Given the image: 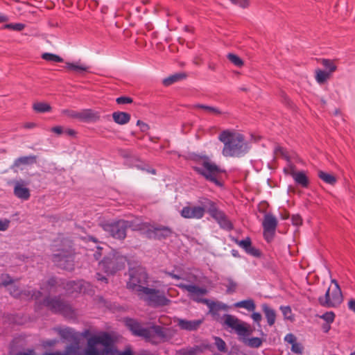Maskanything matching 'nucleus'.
<instances>
[{"mask_svg":"<svg viewBox=\"0 0 355 355\" xmlns=\"http://www.w3.org/2000/svg\"><path fill=\"white\" fill-rule=\"evenodd\" d=\"M218 139L224 145L222 154L225 157H240L248 150L243 135L234 130H223Z\"/></svg>","mask_w":355,"mask_h":355,"instance_id":"nucleus-1","label":"nucleus"},{"mask_svg":"<svg viewBox=\"0 0 355 355\" xmlns=\"http://www.w3.org/2000/svg\"><path fill=\"white\" fill-rule=\"evenodd\" d=\"M192 168L206 180L214 183L216 186H222V184L218 180V177L222 173V170L209 157L206 155L195 156L193 159Z\"/></svg>","mask_w":355,"mask_h":355,"instance_id":"nucleus-2","label":"nucleus"},{"mask_svg":"<svg viewBox=\"0 0 355 355\" xmlns=\"http://www.w3.org/2000/svg\"><path fill=\"white\" fill-rule=\"evenodd\" d=\"M126 324L134 335L144 337L153 343L164 342L169 340L172 336L171 331L168 328L153 326L146 329L133 320H128Z\"/></svg>","mask_w":355,"mask_h":355,"instance_id":"nucleus-3","label":"nucleus"},{"mask_svg":"<svg viewBox=\"0 0 355 355\" xmlns=\"http://www.w3.org/2000/svg\"><path fill=\"white\" fill-rule=\"evenodd\" d=\"M129 276L130 278L127 282L128 288L142 297L144 290L146 288L144 285L146 284L148 279L145 269L141 267L131 268L129 270Z\"/></svg>","mask_w":355,"mask_h":355,"instance_id":"nucleus-4","label":"nucleus"},{"mask_svg":"<svg viewBox=\"0 0 355 355\" xmlns=\"http://www.w3.org/2000/svg\"><path fill=\"white\" fill-rule=\"evenodd\" d=\"M199 202L207 207V211L216 220L221 228L228 231L233 229V225L230 220L227 218L225 214L217 207L216 204L214 201L204 198L199 200Z\"/></svg>","mask_w":355,"mask_h":355,"instance_id":"nucleus-5","label":"nucleus"},{"mask_svg":"<svg viewBox=\"0 0 355 355\" xmlns=\"http://www.w3.org/2000/svg\"><path fill=\"white\" fill-rule=\"evenodd\" d=\"M221 324L226 329H231L241 338L248 337L252 332L250 325L242 322L236 316L225 314L222 316Z\"/></svg>","mask_w":355,"mask_h":355,"instance_id":"nucleus-6","label":"nucleus"},{"mask_svg":"<svg viewBox=\"0 0 355 355\" xmlns=\"http://www.w3.org/2000/svg\"><path fill=\"white\" fill-rule=\"evenodd\" d=\"M100 225L103 230L107 232L111 236L117 239H124L126 236V230L128 228L131 227L132 224L130 222L119 220H107L101 222Z\"/></svg>","mask_w":355,"mask_h":355,"instance_id":"nucleus-7","label":"nucleus"},{"mask_svg":"<svg viewBox=\"0 0 355 355\" xmlns=\"http://www.w3.org/2000/svg\"><path fill=\"white\" fill-rule=\"evenodd\" d=\"M320 304L324 307L338 306L343 302V294L340 286H329L324 296L318 298Z\"/></svg>","mask_w":355,"mask_h":355,"instance_id":"nucleus-8","label":"nucleus"},{"mask_svg":"<svg viewBox=\"0 0 355 355\" xmlns=\"http://www.w3.org/2000/svg\"><path fill=\"white\" fill-rule=\"evenodd\" d=\"M176 286L183 291L188 292V296L192 300L204 304V300L208 299L202 298L203 296L208 293V290L205 287L198 286L194 284H184L180 282L175 284Z\"/></svg>","mask_w":355,"mask_h":355,"instance_id":"nucleus-9","label":"nucleus"},{"mask_svg":"<svg viewBox=\"0 0 355 355\" xmlns=\"http://www.w3.org/2000/svg\"><path fill=\"white\" fill-rule=\"evenodd\" d=\"M3 284L4 286H8V291L11 295L15 297H22L25 299H35L37 300H39L42 293L40 291L34 292L33 293H31L30 291H21L18 286L15 284H12V280L11 278L6 275L3 277Z\"/></svg>","mask_w":355,"mask_h":355,"instance_id":"nucleus-10","label":"nucleus"},{"mask_svg":"<svg viewBox=\"0 0 355 355\" xmlns=\"http://www.w3.org/2000/svg\"><path fill=\"white\" fill-rule=\"evenodd\" d=\"M111 343V337L107 333L92 336L87 340L88 349L85 352V355H98V352L96 348L97 345L101 344L104 347H109Z\"/></svg>","mask_w":355,"mask_h":355,"instance_id":"nucleus-11","label":"nucleus"},{"mask_svg":"<svg viewBox=\"0 0 355 355\" xmlns=\"http://www.w3.org/2000/svg\"><path fill=\"white\" fill-rule=\"evenodd\" d=\"M125 260V258L123 257H116L113 256L112 257H106L99 262V267L105 272L112 274L124 268Z\"/></svg>","mask_w":355,"mask_h":355,"instance_id":"nucleus-12","label":"nucleus"},{"mask_svg":"<svg viewBox=\"0 0 355 355\" xmlns=\"http://www.w3.org/2000/svg\"><path fill=\"white\" fill-rule=\"evenodd\" d=\"M145 301L150 305L158 306H166L170 303V300L163 294H161L158 290L146 288L144 290L142 296Z\"/></svg>","mask_w":355,"mask_h":355,"instance_id":"nucleus-13","label":"nucleus"},{"mask_svg":"<svg viewBox=\"0 0 355 355\" xmlns=\"http://www.w3.org/2000/svg\"><path fill=\"white\" fill-rule=\"evenodd\" d=\"M187 205L184 207L180 211V216L187 219H196L199 220L204 217L207 211V207L202 205Z\"/></svg>","mask_w":355,"mask_h":355,"instance_id":"nucleus-14","label":"nucleus"},{"mask_svg":"<svg viewBox=\"0 0 355 355\" xmlns=\"http://www.w3.org/2000/svg\"><path fill=\"white\" fill-rule=\"evenodd\" d=\"M263 235L267 241L272 239L277 226V218L271 214H266L262 223Z\"/></svg>","mask_w":355,"mask_h":355,"instance_id":"nucleus-15","label":"nucleus"},{"mask_svg":"<svg viewBox=\"0 0 355 355\" xmlns=\"http://www.w3.org/2000/svg\"><path fill=\"white\" fill-rule=\"evenodd\" d=\"M54 263L64 270H71L73 268V257L72 254L62 252L53 256Z\"/></svg>","mask_w":355,"mask_h":355,"instance_id":"nucleus-16","label":"nucleus"},{"mask_svg":"<svg viewBox=\"0 0 355 355\" xmlns=\"http://www.w3.org/2000/svg\"><path fill=\"white\" fill-rule=\"evenodd\" d=\"M204 304L209 308V313L212 316L213 319L221 323L223 321L222 317L219 314L220 310L227 311L228 306L220 302H214L210 300H204Z\"/></svg>","mask_w":355,"mask_h":355,"instance_id":"nucleus-17","label":"nucleus"},{"mask_svg":"<svg viewBox=\"0 0 355 355\" xmlns=\"http://www.w3.org/2000/svg\"><path fill=\"white\" fill-rule=\"evenodd\" d=\"M172 233V230L166 226L151 227L146 232L147 237L150 239H162L169 237Z\"/></svg>","mask_w":355,"mask_h":355,"instance_id":"nucleus-18","label":"nucleus"},{"mask_svg":"<svg viewBox=\"0 0 355 355\" xmlns=\"http://www.w3.org/2000/svg\"><path fill=\"white\" fill-rule=\"evenodd\" d=\"M90 287L89 283L83 280L70 281L67 283L66 290L69 293H73L74 292L86 293H89Z\"/></svg>","mask_w":355,"mask_h":355,"instance_id":"nucleus-19","label":"nucleus"},{"mask_svg":"<svg viewBox=\"0 0 355 355\" xmlns=\"http://www.w3.org/2000/svg\"><path fill=\"white\" fill-rule=\"evenodd\" d=\"M14 194L19 199L26 200L30 198V191L26 187V183L23 181H17L15 183Z\"/></svg>","mask_w":355,"mask_h":355,"instance_id":"nucleus-20","label":"nucleus"},{"mask_svg":"<svg viewBox=\"0 0 355 355\" xmlns=\"http://www.w3.org/2000/svg\"><path fill=\"white\" fill-rule=\"evenodd\" d=\"M236 243L239 247L243 248L247 254L255 257H258L260 256V252L259 250H257V248H254L252 245L251 240L249 237H247L245 239L241 241L236 240Z\"/></svg>","mask_w":355,"mask_h":355,"instance_id":"nucleus-21","label":"nucleus"},{"mask_svg":"<svg viewBox=\"0 0 355 355\" xmlns=\"http://www.w3.org/2000/svg\"><path fill=\"white\" fill-rule=\"evenodd\" d=\"M43 303L55 312H64L67 309V305L59 298H46Z\"/></svg>","mask_w":355,"mask_h":355,"instance_id":"nucleus-22","label":"nucleus"},{"mask_svg":"<svg viewBox=\"0 0 355 355\" xmlns=\"http://www.w3.org/2000/svg\"><path fill=\"white\" fill-rule=\"evenodd\" d=\"M289 175L292 176L295 183L300 185L304 188L308 187L309 184V180L303 171H295L293 167H291Z\"/></svg>","mask_w":355,"mask_h":355,"instance_id":"nucleus-23","label":"nucleus"},{"mask_svg":"<svg viewBox=\"0 0 355 355\" xmlns=\"http://www.w3.org/2000/svg\"><path fill=\"white\" fill-rule=\"evenodd\" d=\"M166 274L175 279H181L191 284L198 282L197 275L191 270L183 272L180 275H177L175 274L174 272H166Z\"/></svg>","mask_w":355,"mask_h":355,"instance_id":"nucleus-24","label":"nucleus"},{"mask_svg":"<svg viewBox=\"0 0 355 355\" xmlns=\"http://www.w3.org/2000/svg\"><path fill=\"white\" fill-rule=\"evenodd\" d=\"M203 320H187L184 319H178V326L184 330L194 331L196 330L202 323Z\"/></svg>","mask_w":355,"mask_h":355,"instance_id":"nucleus-25","label":"nucleus"},{"mask_svg":"<svg viewBox=\"0 0 355 355\" xmlns=\"http://www.w3.org/2000/svg\"><path fill=\"white\" fill-rule=\"evenodd\" d=\"M99 118L97 112L90 109L78 111V119L82 121H96Z\"/></svg>","mask_w":355,"mask_h":355,"instance_id":"nucleus-26","label":"nucleus"},{"mask_svg":"<svg viewBox=\"0 0 355 355\" xmlns=\"http://www.w3.org/2000/svg\"><path fill=\"white\" fill-rule=\"evenodd\" d=\"M262 311L264 313L265 317L269 326H272L276 320V313L274 309L270 307L267 304L261 305Z\"/></svg>","mask_w":355,"mask_h":355,"instance_id":"nucleus-27","label":"nucleus"},{"mask_svg":"<svg viewBox=\"0 0 355 355\" xmlns=\"http://www.w3.org/2000/svg\"><path fill=\"white\" fill-rule=\"evenodd\" d=\"M36 162V156L28 155L23 156L16 159L12 166V168H19L21 165H30Z\"/></svg>","mask_w":355,"mask_h":355,"instance_id":"nucleus-28","label":"nucleus"},{"mask_svg":"<svg viewBox=\"0 0 355 355\" xmlns=\"http://www.w3.org/2000/svg\"><path fill=\"white\" fill-rule=\"evenodd\" d=\"M65 68L68 70L75 71L76 73H83L87 71L89 67L80 61L76 62H67Z\"/></svg>","mask_w":355,"mask_h":355,"instance_id":"nucleus-29","label":"nucleus"},{"mask_svg":"<svg viewBox=\"0 0 355 355\" xmlns=\"http://www.w3.org/2000/svg\"><path fill=\"white\" fill-rule=\"evenodd\" d=\"M114 121L119 125H125L130 120V115L125 112H114L112 113Z\"/></svg>","mask_w":355,"mask_h":355,"instance_id":"nucleus-30","label":"nucleus"},{"mask_svg":"<svg viewBox=\"0 0 355 355\" xmlns=\"http://www.w3.org/2000/svg\"><path fill=\"white\" fill-rule=\"evenodd\" d=\"M202 352V349L199 346L189 347L180 349L176 352V355H198Z\"/></svg>","mask_w":355,"mask_h":355,"instance_id":"nucleus-31","label":"nucleus"},{"mask_svg":"<svg viewBox=\"0 0 355 355\" xmlns=\"http://www.w3.org/2000/svg\"><path fill=\"white\" fill-rule=\"evenodd\" d=\"M194 107L202 109L205 110L207 113L216 116H219L225 114L224 112L221 111L218 107L214 106H209L203 104H196L194 105Z\"/></svg>","mask_w":355,"mask_h":355,"instance_id":"nucleus-32","label":"nucleus"},{"mask_svg":"<svg viewBox=\"0 0 355 355\" xmlns=\"http://www.w3.org/2000/svg\"><path fill=\"white\" fill-rule=\"evenodd\" d=\"M186 78V75L184 73H177L173 74L163 80V84L165 86H169L176 82H178Z\"/></svg>","mask_w":355,"mask_h":355,"instance_id":"nucleus-33","label":"nucleus"},{"mask_svg":"<svg viewBox=\"0 0 355 355\" xmlns=\"http://www.w3.org/2000/svg\"><path fill=\"white\" fill-rule=\"evenodd\" d=\"M315 80L320 85L324 83L328 79H329L331 74L330 72L319 69L315 70Z\"/></svg>","mask_w":355,"mask_h":355,"instance_id":"nucleus-34","label":"nucleus"},{"mask_svg":"<svg viewBox=\"0 0 355 355\" xmlns=\"http://www.w3.org/2000/svg\"><path fill=\"white\" fill-rule=\"evenodd\" d=\"M235 307L243 308L249 311H253L255 309V304L252 300H242L234 304Z\"/></svg>","mask_w":355,"mask_h":355,"instance_id":"nucleus-35","label":"nucleus"},{"mask_svg":"<svg viewBox=\"0 0 355 355\" xmlns=\"http://www.w3.org/2000/svg\"><path fill=\"white\" fill-rule=\"evenodd\" d=\"M241 338L243 343L250 347L258 348L262 344V340L258 337H253L251 338Z\"/></svg>","mask_w":355,"mask_h":355,"instance_id":"nucleus-36","label":"nucleus"},{"mask_svg":"<svg viewBox=\"0 0 355 355\" xmlns=\"http://www.w3.org/2000/svg\"><path fill=\"white\" fill-rule=\"evenodd\" d=\"M318 176L327 184L333 185L336 182V179L333 175L325 173L322 171H318Z\"/></svg>","mask_w":355,"mask_h":355,"instance_id":"nucleus-37","label":"nucleus"},{"mask_svg":"<svg viewBox=\"0 0 355 355\" xmlns=\"http://www.w3.org/2000/svg\"><path fill=\"white\" fill-rule=\"evenodd\" d=\"M33 109L40 113L48 112L51 110V107L49 104L43 102L35 103L33 105Z\"/></svg>","mask_w":355,"mask_h":355,"instance_id":"nucleus-38","label":"nucleus"},{"mask_svg":"<svg viewBox=\"0 0 355 355\" xmlns=\"http://www.w3.org/2000/svg\"><path fill=\"white\" fill-rule=\"evenodd\" d=\"M42 59L46 61L52 62H61L63 61V59L60 56L51 53H44L42 55Z\"/></svg>","mask_w":355,"mask_h":355,"instance_id":"nucleus-39","label":"nucleus"},{"mask_svg":"<svg viewBox=\"0 0 355 355\" xmlns=\"http://www.w3.org/2000/svg\"><path fill=\"white\" fill-rule=\"evenodd\" d=\"M227 58L236 67H241L243 65L242 59L236 54L228 53Z\"/></svg>","mask_w":355,"mask_h":355,"instance_id":"nucleus-40","label":"nucleus"},{"mask_svg":"<svg viewBox=\"0 0 355 355\" xmlns=\"http://www.w3.org/2000/svg\"><path fill=\"white\" fill-rule=\"evenodd\" d=\"M227 283L225 284V286L227 288V293H233L236 291L237 288V284L232 279V278H227L226 279Z\"/></svg>","mask_w":355,"mask_h":355,"instance_id":"nucleus-41","label":"nucleus"},{"mask_svg":"<svg viewBox=\"0 0 355 355\" xmlns=\"http://www.w3.org/2000/svg\"><path fill=\"white\" fill-rule=\"evenodd\" d=\"M322 64L328 69V72L332 73L334 71L336 70V66L334 64L333 61L328 59H322Z\"/></svg>","mask_w":355,"mask_h":355,"instance_id":"nucleus-42","label":"nucleus"},{"mask_svg":"<svg viewBox=\"0 0 355 355\" xmlns=\"http://www.w3.org/2000/svg\"><path fill=\"white\" fill-rule=\"evenodd\" d=\"M25 28V24L22 23L7 24L4 25L3 28L10 29L15 31H21Z\"/></svg>","mask_w":355,"mask_h":355,"instance_id":"nucleus-43","label":"nucleus"},{"mask_svg":"<svg viewBox=\"0 0 355 355\" xmlns=\"http://www.w3.org/2000/svg\"><path fill=\"white\" fill-rule=\"evenodd\" d=\"M214 339L215 340V345H216L217 349L220 352H226V344H225V341L222 338L217 337V336H215L214 338Z\"/></svg>","mask_w":355,"mask_h":355,"instance_id":"nucleus-44","label":"nucleus"},{"mask_svg":"<svg viewBox=\"0 0 355 355\" xmlns=\"http://www.w3.org/2000/svg\"><path fill=\"white\" fill-rule=\"evenodd\" d=\"M61 114L67 117L78 119V111L66 109V110H62Z\"/></svg>","mask_w":355,"mask_h":355,"instance_id":"nucleus-45","label":"nucleus"},{"mask_svg":"<svg viewBox=\"0 0 355 355\" xmlns=\"http://www.w3.org/2000/svg\"><path fill=\"white\" fill-rule=\"evenodd\" d=\"M324 320L327 322L328 323H331L334 322L335 318V314L332 311L326 312L320 317Z\"/></svg>","mask_w":355,"mask_h":355,"instance_id":"nucleus-46","label":"nucleus"},{"mask_svg":"<svg viewBox=\"0 0 355 355\" xmlns=\"http://www.w3.org/2000/svg\"><path fill=\"white\" fill-rule=\"evenodd\" d=\"M303 346L301 343L296 342L295 343H293V345H291V351L293 353L297 354H302L303 352Z\"/></svg>","mask_w":355,"mask_h":355,"instance_id":"nucleus-47","label":"nucleus"},{"mask_svg":"<svg viewBox=\"0 0 355 355\" xmlns=\"http://www.w3.org/2000/svg\"><path fill=\"white\" fill-rule=\"evenodd\" d=\"M284 340L292 345L297 342V338L293 334H288L284 337Z\"/></svg>","mask_w":355,"mask_h":355,"instance_id":"nucleus-48","label":"nucleus"},{"mask_svg":"<svg viewBox=\"0 0 355 355\" xmlns=\"http://www.w3.org/2000/svg\"><path fill=\"white\" fill-rule=\"evenodd\" d=\"M116 101L118 104H127L132 103V100L131 98L129 97L121 96L117 98Z\"/></svg>","mask_w":355,"mask_h":355,"instance_id":"nucleus-49","label":"nucleus"},{"mask_svg":"<svg viewBox=\"0 0 355 355\" xmlns=\"http://www.w3.org/2000/svg\"><path fill=\"white\" fill-rule=\"evenodd\" d=\"M275 153L276 155H281L286 159H288V155H287V153H286V150L281 146H277L275 148Z\"/></svg>","mask_w":355,"mask_h":355,"instance_id":"nucleus-50","label":"nucleus"},{"mask_svg":"<svg viewBox=\"0 0 355 355\" xmlns=\"http://www.w3.org/2000/svg\"><path fill=\"white\" fill-rule=\"evenodd\" d=\"M233 3L242 8H246L249 5V0H230Z\"/></svg>","mask_w":355,"mask_h":355,"instance_id":"nucleus-51","label":"nucleus"},{"mask_svg":"<svg viewBox=\"0 0 355 355\" xmlns=\"http://www.w3.org/2000/svg\"><path fill=\"white\" fill-rule=\"evenodd\" d=\"M10 221L7 219L0 220V231H5L9 226Z\"/></svg>","mask_w":355,"mask_h":355,"instance_id":"nucleus-52","label":"nucleus"},{"mask_svg":"<svg viewBox=\"0 0 355 355\" xmlns=\"http://www.w3.org/2000/svg\"><path fill=\"white\" fill-rule=\"evenodd\" d=\"M60 334L62 337L67 338L68 336L73 334V331L70 328L63 329L60 331Z\"/></svg>","mask_w":355,"mask_h":355,"instance_id":"nucleus-53","label":"nucleus"},{"mask_svg":"<svg viewBox=\"0 0 355 355\" xmlns=\"http://www.w3.org/2000/svg\"><path fill=\"white\" fill-rule=\"evenodd\" d=\"M251 318L254 320V322H255L258 324H259V322H260V321L261 320V318H261V315L259 313H258V312H254L252 314Z\"/></svg>","mask_w":355,"mask_h":355,"instance_id":"nucleus-54","label":"nucleus"},{"mask_svg":"<svg viewBox=\"0 0 355 355\" xmlns=\"http://www.w3.org/2000/svg\"><path fill=\"white\" fill-rule=\"evenodd\" d=\"M292 222H293V225L298 226L302 224V220L300 216L295 215V216H293Z\"/></svg>","mask_w":355,"mask_h":355,"instance_id":"nucleus-55","label":"nucleus"},{"mask_svg":"<svg viewBox=\"0 0 355 355\" xmlns=\"http://www.w3.org/2000/svg\"><path fill=\"white\" fill-rule=\"evenodd\" d=\"M348 309L352 312L355 313V300L352 298L347 303Z\"/></svg>","mask_w":355,"mask_h":355,"instance_id":"nucleus-56","label":"nucleus"},{"mask_svg":"<svg viewBox=\"0 0 355 355\" xmlns=\"http://www.w3.org/2000/svg\"><path fill=\"white\" fill-rule=\"evenodd\" d=\"M137 125L140 127L141 130L143 131V132H145V131H146L148 129V125L146 123L142 122L140 120L137 121Z\"/></svg>","mask_w":355,"mask_h":355,"instance_id":"nucleus-57","label":"nucleus"},{"mask_svg":"<svg viewBox=\"0 0 355 355\" xmlns=\"http://www.w3.org/2000/svg\"><path fill=\"white\" fill-rule=\"evenodd\" d=\"M280 309L282 311L283 315L286 318L289 314L291 313V309L289 306H281Z\"/></svg>","mask_w":355,"mask_h":355,"instance_id":"nucleus-58","label":"nucleus"},{"mask_svg":"<svg viewBox=\"0 0 355 355\" xmlns=\"http://www.w3.org/2000/svg\"><path fill=\"white\" fill-rule=\"evenodd\" d=\"M51 131L57 135H61L63 132V129L61 126H55L51 128Z\"/></svg>","mask_w":355,"mask_h":355,"instance_id":"nucleus-59","label":"nucleus"},{"mask_svg":"<svg viewBox=\"0 0 355 355\" xmlns=\"http://www.w3.org/2000/svg\"><path fill=\"white\" fill-rule=\"evenodd\" d=\"M117 355H132V352L130 348H126L123 352H118Z\"/></svg>","mask_w":355,"mask_h":355,"instance_id":"nucleus-60","label":"nucleus"},{"mask_svg":"<svg viewBox=\"0 0 355 355\" xmlns=\"http://www.w3.org/2000/svg\"><path fill=\"white\" fill-rule=\"evenodd\" d=\"M96 278L98 281L104 282L107 283V278L99 273H96Z\"/></svg>","mask_w":355,"mask_h":355,"instance_id":"nucleus-61","label":"nucleus"},{"mask_svg":"<svg viewBox=\"0 0 355 355\" xmlns=\"http://www.w3.org/2000/svg\"><path fill=\"white\" fill-rule=\"evenodd\" d=\"M7 21H8V17L6 15L0 13V23L6 22Z\"/></svg>","mask_w":355,"mask_h":355,"instance_id":"nucleus-62","label":"nucleus"},{"mask_svg":"<svg viewBox=\"0 0 355 355\" xmlns=\"http://www.w3.org/2000/svg\"><path fill=\"white\" fill-rule=\"evenodd\" d=\"M17 355H34V351L33 349H30L28 352H19Z\"/></svg>","mask_w":355,"mask_h":355,"instance_id":"nucleus-63","label":"nucleus"},{"mask_svg":"<svg viewBox=\"0 0 355 355\" xmlns=\"http://www.w3.org/2000/svg\"><path fill=\"white\" fill-rule=\"evenodd\" d=\"M65 133L69 136H74L76 135L75 130L73 129H67L65 130Z\"/></svg>","mask_w":355,"mask_h":355,"instance_id":"nucleus-64","label":"nucleus"}]
</instances>
